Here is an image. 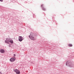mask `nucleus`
<instances>
[{
    "label": "nucleus",
    "mask_w": 74,
    "mask_h": 74,
    "mask_svg": "<svg viewBox=\"0 0 74 74\" xmlns=\"http://www.w3.org/2000/svg\"><path fill=\"white\" fill-rule=\"evenodd\" d=\"M0 74H2V73H1V72H0Z\"/></svg>",
    "instance_id": "obj_13"
},
{
    "label": "nucleus",
    "mask_w": 74,
    "mask_h": 74,
    "mask_svg": "<svg viewBox=\"0 0 74 74\" xmlns=\"http://www.w3.org/2000/svg\"><path fill=\"white\" fill-rule=\"evenodd\" d=\"M14 56H16V54H14Z\"/></svg>",
    "instance_id": "obj_12"
},
{
    "label": "nucleus",
    "mask_w": 74,
    "mask_h": 74,
    "mask_svg": "<svg viewBox=\"0 0 74 74\" xmlns=\"http://www.w3.org/2000/svg\"><path fill=\"white\" fill-rule=\"evenodd\" d=\"M41 7H44V5L43 4L41 5Z\"/></svg>",
    "instance_id": "obj_9"
},
{
    "label": "nucleus",
    "mask_w": 74,
    "mask_h": 74,
    "mask_svg": "<svg viewBox=\"0 0 74 74\" xmlns=\"http://www.w3.org/2000/svg\"><path fill=\"white\" fill-rule=\"evenodd\" d=\"M0 52L2 53H3L5 52V50L3 49H2L0 50Z\"/></svg>",
    "instance_id": "obj_6"
},
{
    "label": "nucleus",
    "mask_w": 74,
    "mask_h": 74,
    "mask_svg": "<svg viewBox=\"0 0 74 74\" xmlns=\"http://www.w3.org/2000/svg\"><path fill=\"white\" fill-rule=\"evenodd\" d=\"M9 47H11V45H10V44H9Z\"/></svg>",
    "instance_id": "obj_11"
},
{
    "label": "nucleus",
    "mask_w": 74,
    "mask_h": 74,
    "mask_svg": "<svg viewBox=\"0 0 74 74\" xmlns=\"http://www.w3.org/2000/svg\"><path fill=\"white\" fill-rule=\"evenodd\" d=\"M18 39L19 41H20V42L22 41L23 40H24V38H23L21 36H18Z\"/></svg>",
    "instance_id": "obj_5"
},
{
    "label": "nucleus",
    "mask_w": 74,
    "mask_h": 74,
    "mask_svg": "<svg viewBox=\"0 0 74 74\" xmlns=\"http://www.w3.org/2000/svg\"><path fill=\"white\" fill-rule=\"evenodd\" d=\"M0 1H1V2H2L3 1V0H0Z\"/></svg>",
    "instance_id": "obj_10"
},
{
    "label": "nucleus",
    "mask_w": 74,
    "mask_h": 74,
    "mask_svg": "<svg viewBox=\"0 0 74 74\" xmlns=\"http://www.w3.org/2000/svg\"><path fill=\"white\" fill-rule=\"evenodd\" d=\"M69 47H72L73 45L71 44H69L68 45Z\"/></svg>",
    "instance_id": "obj_7"
},
{
    "label": "nucleus",
    "mask_w": 74,
    "mask_h": 74,
    "mask_svg": "<svg viewBox=\"0 0 74 74\" xmlns=\"http://www.w3.org/2000/svg\"><path fill=\"white\" fill-rule=\"evenodd\" d=\"M15 60H16V58L15 56H14L11 58L10 59V62H14L15 61Z\"/></svg>",
    "instance_id": "obj_3"
},
{
    "label": "nucleus",
    "mask_w": 74,
    "mask_h": 74,
    "mask_svg": "<svg viewBox=\"0 0 74 74\" xmlns=\"http://www.w3.org/2000/svg\"><path fill=\"white\" fill-rule=\"evenodd\" d=\"M33 18H34V15H33Z\"/></svg>",
    "instance_id": "obj_14"
},
{
    "label": "nucleus",
    "mask_w": 74,
    "mask_h": 74,
    "mask_svg": "<svg viewBox=\"0 0 74 74\" xmlns=\"http://www.w3.org/2000/svg\"><path fill=\"white\" fill-rule=\"evenodd\" d=\"M42 10H44V11H45L46 9H45V8H42Z\"/></svg>",
    "instance_id": "obj_8"
},
{
    "label": "nucleus",
    "mask_w": 74,
    "mask_h": 74,
    "mask_svg": "<svg viewBox=\"0 0 74 74\" xmlns=\"http://www.w3.org/2000/svg\"><path fill=\"white\" fill-rule=\"evenodd\" d=\"M13 71L15 72L16 74H20V71L17 69H13Z\"/></svg>",
    "instance_id": "obj_4"
},
{
    "label": "nucleus",
    "mask_w": 74,
    "mask_h": 74,
    "mask_svg": "<svg viewBox=\"0 0 74 74\" xmlns=\"http://www.w3.org/2000/svg\"><path fill=\"white\" fill-rule=\"evenodd\" d=\"M67 63H66V65H67Z\"/></svg>",
    "instance_id": "obj_15"
},
{
    "label": "nucleus",
    "mask_w": 74,
    "mask_h": 74,
    "mask_svg": "<svg viewBox=\"0 0 74 74\" xmlns=\"http://www.w3.org/2000/svg\"><path fill=\"white\" fill-rule=\"evenodd\" d=\"M29 38L32 40H35L36 38L33 37L32 33H30V35L29 36Z\"/></svg>",
    "instance_id": "obj_2"
},
{
    "label": "nucleus",
    "mask_w": 74,
    "mask_h": 74,
    "mask_svg": "<svg viewBox=\"0 0 74 74\" xmlns=\"http://www.w3.org/2000/svg\"><path fill=\"white\" fill-rule=\"evenodd\" d=\"M5 42L6 44H9V42H10L11 44H12L14 43V41L11 38H7L6 39V40H5Z\"/></svg>",
    "instance_id": "obj_1"
}]
</instances>
